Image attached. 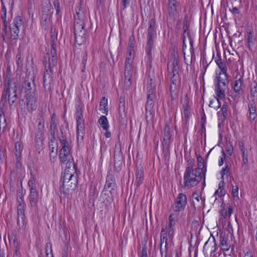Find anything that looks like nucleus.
<instances>
[{
    "label": "nucleus",
    "instance_id": "nucleus-1",
    "mask_svg": "<svg viewBox=\"0 0 257 257\" xmlns=\"http://www.w3.org/2000/svg\"><path fill=\"white\" fill-rule=\"evenodd\" d=\"M17 77H12V72L10 67L7 68L4 75V89L0 101V134L4 133L7 123L5 112L7 109L8 102L11 108L17 101Z\"/></svg>",
    "mask_w": 257,
    "mask_h": 257
},
{
    "label": "nucleus",
    "instance_id": "nucleus-2",
    "mask_svg": "<svg viewBox=\"0 0 257 257\" xmlns=\"http://www.w3.org/2000/svg\"><path fill=\"white\" fill-rule=\"evenodd\" d=\"M195 163L193 160L189 159L184 174V188H190L196 186L203 180V188L205 186V170H200L199 169H194Z\"/></svg>",
    "mask_w": 257,
    "mask_h": 257
},
{
    "label": "nucleus",
    "instance_id": "nucleus-3",
    "mask_svg": "<svg viewBox=\"0 0 257 257\" xmlns=\"http://www.w3.org/2000/svg\"><path fill=\"white\" fill-rule=\"evenodd\" d=\"M84 19H80L75 17L74 29L76 42L79 45L86 41V30L84 29Z\"/></svg>",
    "mask_w": 257,
    "mask_h": 257
},
{
    "label": "nucleus",
    "instance_id": "nucleus-4",
    "mask_svg": "<svg viewBox=\"0 0 257 257\" xmlns=\"http://www.w3.org/2000/svg\"><path fill=\"white\" fill-rule=\"evenodd\" d=\"M217 79V83L215 86V90L217 96L220 98L222 99L225 97V90L222 86L226 87L228 85V74H222L220 72L216 77Z\"/></svg>",
    "mask_w": 257,
    "mask_h": 257
},
{
    "label": "nucleus",
    "instance_id": "nucleus-5",
    "mask_svg": "<svg viewBox=\"0 0 257 257\" xmlns=\"http://www.w3.org/2000/svg\"><path fill=\"white\" fill-rule=\"evenodd\" d=\"M168 72L171 75V80L172 84L176 85L180 82V77L179 74V61L178 59L174 56L171 64H168Z\"/></svg>",
    "mask_w": 257,
    "mask_h": 257
},
{
    "label": "nucleus",
    "instance_id": "nucleus-6",
    "mask_svg": "<svg viewBox=\"0 0 257 257\" xmlns=\"http://www.w3.org/2000/svg\"><path fill=\"white\" fill-rule=\"evenodd\" d=\"M42 6V22L43 25L47 26L50 22L53 8L50 0H44Z\"/></svg>",
    "mask_w": 257,
    "mask_h": 257
},
{
    "label": "nucleus",
    "instance_id": "nucleus-7",
    "mask_svg": "<svg viewBox=\"0 0 257 257\" xmlns=\"http://www.w3.org/2000/svg\"><path fill=\"white\" fill-rule=\"evenodd\" d=\"M113 160L114 169L116 172H119L121 169L123 161L120 142L115 145Z\"/></svg>",
    "mask_w": 257,
    "mask_h": 257
},
{
    "label": "nucleus",
    "instance_id": "nucleus-8",
    "mask_svg": "<svg viewBox=\"0 0 257 257\" xmlns=\"http://www.w3.org/2000/svg\"><path fill=\"white\" fill-rule=\"evenodd\" d=\"M61 149L59 153V159L61 163H64L67 160L73 159L72 156V146L71 143L61 145Z\"/></svg>",
    "mask_w": 257,
    "mask_h": 257
},
{
    "label": "nucleus",
    "instance_id": "nucleus-9",
    "mask_svg": "<svg viewBox=\"0 0 257 257\" xmlns=\"http://www.w3.org/2000/svg\"><path fill=\"white\" fill-rule=\"evenodd\" d=\"M45 71L43 80L53 79V69L55 67L50 66V58L49 53H46L43 60Z\"/></svg>",
    "mask_w": 257,
    "mask_h": 257
},
{
    "label": "nucleus",
    "instance_id": "nucleus-10",
    "mask_svg": "<svg viewBox=\"0 0 257 257\" xmlns=\"http://www.w3.org/2000/svg\"><path fill=\"white\" fill-rule=\"evenodd\" d=\"M167 10L169 17L175 19L181 11L180 3L176 0H168Z\"/></svg>",
    "mask_w": 257,
    "mask_h": 257
},
{
    "label": "nucleus",
    "instance_id": "nucleus-11",
    "mask_svg": "<svg viewBox=\"0 0 257 257\" xmlns=\"http://www.w3.org/2000/svg\"><path fill=\"white\" fill-rule=\"evenodd\" d=\"M78 178L72 177V179L62 182L61 190L64 194H69L73 192L77 186Z\"/></svg>",
    "mask_w": 257,
    "mask_h": 257
},
{
    "label": "nucleus",
    "instance_id": "nucleus-12",
    "mask_svg": "<svg viewBox=\"0 0 257 257\" xmlns=\"http://www.w3.org/2000/svg\"><path fill=\"white\" fill-rule=\"evenodd\" d=\"M187 197L183 193L179 194L173 206V210L176 212L183 210L187 204Z\"/></svg>",
    "mask_w": 257,
    "mask_h": 257
},
{
    "label": "nucleus",
    "instance_id": "nucleus-13",
    "mask_svg": "<svg viewBox=\"0 0 257 257\" xmlns=\"http://www.w3.org/2000/svg\"><path fill=\"white\" fill-rule=\"evenodd\" d=\"M23 88L25 89L26 95L36 94V87L33 78L26 77L23 83Z\"/></svg>",
    "mask_w": 257,
    "mask_h": 257
},
{
    "label": "nucleus",
    "instance_id": "nucleus-14",
    "mask_svg": "<svg viewBox=\"0 0 257 257\" xmlns=\"http://www.w3.org/2000/svg\"><path fill=\"white\" fill-rule=\"evenodd\" d=\"M116 188L115 179L114 175L111 174H107L104 189L108 190L110 193H112L115 191Z\"/></svg>",
    "mask_w": 257,
    "mask_h": 257
},
{
    "label": "nucleus",
    "instance_id": "nucleus-15",
    "mask_svg": "<svg viewBox=\"0 0 257 257\" xmlns=\"http://www.w3.org/2000/svg\"><path fill=\"white\" fill-rule=\"evenodd\" d=\"M29 196V203L31 207L35 210H37V203L39 200V193L36 188H32L30 190Z\"/></svg>",
    "mask_w": 257,
    "mask_h": 257
},
{
    "label": "nucleus",
    "instance_id": "nucleus-16",
    "mask_svg": "<svg viewBox=\"0 0 257 257\" xmlns=\"http://www.w3.org/2000/svg\"><path fill=\"white\" fill-rule=\"evenodd\" d=\"M219 245L223 251H227L229 249L231 245L228 233H220Z\"/></svg>",
    "mask_w": 257,
    "mask_h": 257
},
{
    "label": "nucleus",
    "instance_id": "nucleus-17",
    "mask_svg": "<svg viewBox=\"0 0 257 257\" xmlns=\"http://www.w3.org/2000/svg\"><path fill=\"white\" fill-rule=\"evenodd\" d=\"M27 109L29 112H32L37 108V98L36 94L26 95Z\"/></svg>",
    "mask_w": 257,
    "mask_h": 257
},
{
    "label": "nucleus",
    "instance_id": "nucleus-18",
    "mask_svg": "<svg viewBox=\"0 0 257 257\" xmlns=\"http://www.w3.org/2000/svg\"><path fill=\"white\" fill-rule=\"evenodd\" d=\"M76 116L77 127L78 130H82V127H84V119L83 118V111L82 107L80 105H77L76 107Z\"/></svg>",
    "mask_w": 257,
    "mask_h": 257
},
{
    "label": "nucleus",
    "instance_id": "nucleus-19",
    "mask_svg": "<svg viewBox=\"0 0 257 257\" xmlns=\"http://www.w3.org/2000/svg\"><path fill=\"white\" fill-rule=\"evenodd\" d=\"M51 44V51L50 53L48 52L47 53L49 54L50 58V66L52 67H56L57 64V51L56 49V45L54 42V41L52 40L50 42Z\"/></svg>",
    "mask_w": 257,
    "mask_h": 257
},
{
    "label": "nucleus",
    "instance_id": "nucleus-20",
    "mask_svg": "<svg viewBox=\"0 0 257 257\" xmlns=\"http://www.w3.org/2000/svg\"><path fill=\"white\" fill-rule=\"evenodd\" d=\"M205 249L210 251L211 254L215 252L217 249V246L214 236H212V238L210 237L205 242L203 246V250Z\"/></svg>",
    "mask_w": 257,
    "mask_h": 257
},
{
    "label": "nucleus",
    "instance_id": "nucleus-21",
    "mask_svg": "<svg viewBox=\"0 0 257 257\" xmlns=\"http://www.w3.org/2000/svg\"><path fill=\"white\" fill-rule=\"evenodd\" d=\"M155 21L152 19L149 22V26L148 29V40L147 42H154L153 38L156 36L155 30Z\"/></svg>",
    "mask_w": 257,
    "mask_h": 257
},
{
    "label": "nucleus",
    "instance_id": "nucleus-22",
    "mask_svg": "<svg viewBox=\"0 0 257 257\" xmlns=\"http://www.w3.org/2000/svg\"><path fill=\"white\" fill-rule=\"evenodd\" d=\"M248 107L249 111L248 119L249 121H253L257 117L255 101L251 100V101L248 103Z\"/></svg>",
    "mask_w": 257,
    "mask_h": 257
},
{
    "label": "nucleus",
    "instance_id": "nucleus-23",
    "mask_svg": "<svg viewBox=\"0 0 257 257\" xmlns=\"http://www.w3.org/2000/svg\"><path fill=\"white\" fill-rule=\"evenodd\" d=\"M243 80L242 78H239L234 81L233 88L235 93L240 94L243 92Z\"/></svg>",
    "mask_w": 257,
    "mask_h": 257
},
{
    "label": "nucleus",
    "instance_id": "nucleus-24",
    "mask_svg": "<svg viewBox=\"0 0 257 257\" xmlns=\"http://www.w3.org/2000/svg\"><path fill=\"white\" fill-rule=\"evenodd\" d=\"M38 133L36 135L37 137L41 138L43 135L45 130L44 128V119L42 113L39 114V117L38 118Z\"/></svg>",
    "mask_w": 257,
    "mask_h": 257
},
{
    "label": "nucleus",
    "instance_id": "nucleus-25",
    "mask_svg": "<svg viewBox=\"0 0 257 257\" xmlns=\"http://www.w3.org/2000/svg\"><path fill=\"white\" fill-rule=\"evenodd\" d=\"M66 172H70L76 174L77 173L76 165L74 163V159L67 160L65 171Z\"/></svg>",
    "mask_w": 257,
    "mask_h": 257
},
{
    "label": "nucleus",
    "instance_id": "nucleus-26",
    "mask_svg": "<svg viewBox=\"0 0 257 257\" xmlns=\"http://www.w3.org/2000/svg\"><path fill=\"white\" fill-rule=\"evenodd\" d=\"M154 107V106H145V118L147 123L152 121L154 118L155 115Z\"/></svg>",
    "mask_w": 257,
    "mask_h": 257
},
{
    "label": "nucleus",
    "instance_id": "nucleus-27",
    "mask_svg": "<svg viewBox=\"0 0 257 257\" xmlns=\"http://www.w3.org/2000/svg\"><path fill=\"white\" fill-rule=\"evenodd\" d=\"M125 99L123 96H120L119 99L118 112L119 116L121 118L125 116Z\"/></svg>",
    "mask_w": 257,
    "mask_h": 257
},
{
    "label": "nucleus",
    "instance_id": "nucleus-28",
    "mask_svg": "<svg viewBox=\"0 0 257 257\" xmlns=\"http://www.w3.org/2000/svg\"><path fill=\"white\" fill-rule=\"evenodd\" d=\"M147 95L150 94L155 95L156 92V84L155 80L153 78L150 79V82L147 87Z\"/></svg>",
    "mask_w": 257,
    "mask_h": 257
},
{
    "label": "nucleus",
    "instance_id": "nucleus-29",
    "mask_svg": "<svg viewBox=\"0 0 257 257\" xmlns=\"http://www.w3.org/2000/svg\"><path fill=\"white\" fill-rule=\"evenodd\" d=\"M22 150L23 146L22 143L20 142H16L15 144V155L18 163L20 162Z\"/></svg>",
    "mask_w": 257,
    "mask_h": 257
},
{
    "label": "nucleus",
    "instance_id": "nucleus-30",
    "mask_svg": "<svg viewBox=\"0 0 257 257\" xmlns=\"http://www.w3.org/2000/svg\"><path fill=\"white\" fill-rule=\"evenodd\" d=\"M154 42H147L146 48L147 56L146 59H147L148 62L151 63L152 60V50L153 48Z\"/></svg>",
    "mask_w": 257,
    "mask_h": 257
},
{
    "label": "nucleus",
    "instance_id": "nucleus-31",
    "mask_svg": "<svg viewBox=\"0 0 257 257\" xmlns=\"http://www.w3.org/2000/svg\"><path fill=\"white\" fill-rule=\"evenodd\" d=\"M136 177V185L137 187H139L142 183L144 179V170L143 168H141L140 169L138 168L137 169Z\"/></svg>",
    "mask_w": 257,
    "mask_h": 257
},
{
    "label": "nucleus",
    "instance_id": "nucleus-32",
    "mask_svg": "<svg viewBox=\"0 0 257 257\" xmlns=\"http://www.w3.org/2000/svg\"><path fill=\"white\" fill-rule=\"evenodd\" d=\"M132 58L129 57L126 58L124 66V74H129L132 75Z\"/></svg>",
    "mask_w": 257,
    "mask_h": 257
},
{
    "label": "nucleus",
    "instance_id": "nucleus-33",
    "mask_svg": "<svg viewBox=\"0 0 257 257\" xmlns=\"http://www.w3.org/2000/svg\"><path fill=\"white\" fill-rule=\"evenodd\" d=\"M250 95L251 100L255 101V97L257 96V82L253 81L250 85Z\"/></svg>",
    "mask_w": 257,
    "mask_h": 257
},
{
    "label": "nucleus",
    "instance_id": "nucleus-34",
    "mask_svg": "<svg viewBox=\"0 0 257 257\" xmlns=\"http://www.w3.org/2000/svg\"><path fill=\"white\" fill-rule=\"evenodd\" d=\"M11 39L12 40H16L19 38L20 29L10 26Z\"/></svg>",
    "mask_w": 257,
    "mask_h": 257
},
{
    "label": "nucleus",
    "instance_id": "nucleus-35",
    "mask_svg": "<svg viewBox=\"0 0 257 257\" xmlns=\"http://www.w3.org/2000/svg\"><path fill=\"white\" fill-rule=\"evenodd\" d=\"M107 99L105 97H103L100 101V109L102 110V112L105 114L108 113Z\"/></svg>",
    "mask_w": 257,
    "mask_h": 257
},
{
    "label": "nucleus",
    "instance_id": "nucleus-36",
    "mask_svg": "<svg viewBox=\"0 0 257 257\" xmlns=\"http://www.w3.org/2000/svg\"><path fill=\"white\" fill-rule=\"evenodd\" d=\"M98 122L103 130H108L109 127L108 122L105 116H101L98 120Z\"/></svg>",
    "mask_w": 257,
    "mask_h": 257
},
{
    "label": "nucleus",
    "instance_id": "nucleus-37",
    "mask_svg": "<svg viewBox=\"0 0 257 257\" xmlns=\"http://www.w3.org/2000/svg\"><path fill=\"white\" fill-rule=\"evenodd\" d=\"M43 85L46 91L52 92L53 89V79L43 80Z\"/></svg>",
    "mask_w": 257,
    "mask_h": 257
},
{
    "label": "nucleus",
    "instance_id": "nucleus-38",
    "mask_svg": "<svg viewBox=\"0 0 257 257\" xmlns=\"http://www.w3.org/2000/svg\"><path fill=\"white\" fill-rule=\"evenodd\" d=\"M78 175L77 173L76 174L70 172H66L64 171V174L62 177V181L64 182L72 179V177L78 178Z\"/></svg>",
    "mask_w": 257,
    "mask_h": 257
},
{
    "label": "nucleus",
    "instance_id": "nucleus-39",
    "mask_svg": "<svg viewBox=\"0 0 257 257\" xmlns=\"http://www.w3.org/2000/svg\"><path fill=\"white\" fill-rule=\"evenodd\" d=\"M216 63L220 69L222 74H226L227 67L225 62H223L221 59H218L215 60Z\"/></svg>",
    "mask_w": 257,
    "mask_h": 257
},
{
    "label": "nucleus",
    "instance_id": "nucleus-40",
    "mask_svg": "<svg viewBox=\"0 0 257 257\" xmlns=\"http://www.w3.org/2000/svg\"><path fill=\"white\" fill-rule=\"evenodd\" d=\"M56 127L57 125L55 122V114H53L51 118L50 126V134L51 137H53V138H54L55 131V129L56 128Z\"/></svg>",
    "mask_w": 257,
    "mask_h": 257
},
{
    "label": "nucleus",
    "instance_id": "nucleus-41",
    "mask_svg": "<svg viewBox=\"0 0 257 257\" xmlns=\"http://www.w3.org/2000/svg\"><path fill=\"white\" fill-rule=\"evenodd\" d=\"M2 14L1 15V19L4 24V29L6 30L7 29V22L6 20L7 10L6 7L4 5L3 6V7L2 8Z\"/></svg>",
    "mask_w": 257,
    "mask_h": 257
},
{
    "label": "nucleus",
    "instance_id": "nucleus-42",
    "mask_svg": "<svg viewBox=\"0 0 257 257\" xmlns=\"http://www.w3.org/2000/svg\"><path fill=\"white\" fill-rule=\"evenodd\" d=\"M187 36L188 37L189 40V43L190 46V51L191 54V58L193 59L194 57H195L194 50L193 48V39L191 38L190 33L189 32H187Z\"/></svg>",
    "mask_w": 257,
    "mask_h": 257
},
{
    "label": "nucleus",
    "instance_id": "nucleus-43",
    "mask_svg": "<svg viewBox=\"0 0 257 257\" xmlns=\"http://www.w3.org/2000/svg\"><path fill=\"white\" fill-rule=\"evenodd\" d=\"M209 106L210 107H214L218 109L221 106V102L218 98H215L210 101Z\"/></svg>",
    "mask_w": 257,
    "mask_h": 257
},
{
    "label": "nucleus",
    "instance_id": "nucleus-44",
    "mask_svg": "<svg viewBox=\"0 0 257 257\" xmlns=\"http://www.w3.org/2000/svg\"><path fill=\"white\" fill-rule=\"evenodd\" d=\"M23 24V21L20 16H17L14 19V22L11 24V26L14 27L19 28L22 26Z\"/></svg>",
    "mask_w": 257,
    "mask_h": 257
},
{
    "label": "nucleus",
    "instance_id": "nucleus-45",
    "mask_svg": "<svg viewBox=\"0 0 257 257\" xmlns=\"http://www.w3.org/2000/svg\"><path fill=\"white\" fill-rule=\"evenodd\" d=\"M224 184V182L223 180L220 181L219 184V188L215 192V194H217L219 197L224 196L225 194V191H223V188H222Z\"/></svg>",
    "mask_w": 257,
    "mask_h": 257
},
{
    "label": "nucleus",
    "instance_id": "nucleus-46",
    "mask_svg": "<svg viewBox=\"0 0 257 257\" xmlns=\"http://www.w3.org/2000/svg\"><path fill=\"white\" fill-rule=\"evenodd\" d=\"M147 241L146 238H144L142 241V244L143 245L142 250L141 253V257H148L147 256Z\"/></svg>",
    "mask_w": 257,
    "mask_h": 257
},
{
    "label": "nucleus",
    "instance_id": "nucleus-47",
    "mask_svg": "<svg viewBox=\"0 0 257 257\" xmlns=\"http://www.w3.org/2000/svg\"><path fill=\"white\" fill-rule=\"evenodd\" d=\"M247 45L249 50L251 51V47L254 45V43L253 41L252 33L251 31H249V32L248 33Z\"/></svg>",
    "mask_w": 257,
    "mask_h": 257
},
{
    "label": "nucleus",
    "instance_id": "nucleus-48",
    "mask_svg": "<svg viewBox=\"0 0 257 257\" xmlns=\"http://www.w3.org/2000/svg\"><path fill=\"white\" fill-rule=\"evenodd\" d=\"M156 95H148L147 100L145 106H154V99Z\"/></svg>",
    "mask_w": 257,
    "mask_h": 257
},
{
    "label": "nucleus",
    "instance_id": "nucleus-49",
    "mask_svg": "<svg viewBox=\"0 0 257 257\" xmlns=\"http://www.w3.org/2000/svg\"><path fill=\"white\" fill-rule=\"evenodd\" d=\"M197 159L198 167V168H195V169H199L200 170H203V169L205 167L203 159L200 155L197 156Z\"/></svg>",
    "mask_w": 257,
    "mask_h": 257
},
{
    "label": "nucleus",
    "instance_id": "nucleus-50",
    "mask_svg": "<svg viewBox=\"0 0 257 257\" xmlns=\"http://www.w3.org/2000/svg\"><path fill=\"white\" fill-rule=\"evenodd\" d=\"M178 215L175 214H172L170 215L169 220V225H175L178 223Z\"/></svg>",
    "mask_w": 257,
    "mask_h": 257
},
{
    "label": "nucleus",
    "instance_id": "nucleus-51",
    "mask_svg": "<svg viewBox=\"0 0 257 257\" xmlns=\"http://www.w3.org/2000/svg\"><path fill=\"white\" fill-rule=\"evenodd\" d=\"M23 59L21 58V52L19 51L16 55V63L18 65V68H21L23 66Z\"/></svg>",
    "mask_w": 257,
    "mask_h": 257
},
{
    "label": "nucleus",
    "instance_id": "nucleus-52",
    "mask_svg": "<svg viewBox=\"0 0 257 257\" xmlns=\"http://www.w3.org/2000/svg\"><path fill=\"white\" fill-rule=\"evenodd\" d=\"M131 74H124V85L126 88L130 87L131 84Z\"/></svg>",
    "mask_w": 257,
    "mask_h": 257
},
{
    "label": "nucleus",
    "instance_id": "nucleus-53",
    "mask_svg": "<svg viewBox=\"0 0 257 257\" xmlns=\"http://www.w3.org/2000/svg\"><path fill=\"white\" fill-rule=\"evenodd\" d=\"M18 223L19 225H25L26 224L25 214H23L22 216L20 214H18Z\"/></svg>",
    "mask_w": 257,
    "mask_h": 257
},
{
    "label": "nucleus",
    "instance_id": "nucleus-54",
    "mask_svg": "<svg viewBox=\"0 0 257 257\" xmlns=\"http://www.w3.org/2000/svg\"><path fill=\"white\" fill-rule=\"evenodd\" d=\"M183 112L184 117L185 118L188 119L189 115V109L190 107L187 103L184 104L183 106Z\"/></svg>",
    "mask_w": 257,
    "mask_h": 257
},
{
    "label": "nucleus",
    "instance_id": "nucleus-55",
    "mask_svg": "<svg viewBox=\"0 0 257 257\" xmlns=\"http://www.w3.org/2000/svg\"><path fill=\"white\" fill-rule=\"evenodd\" d=\"M53 5L54 8L56 9V16H59V13L61 11L60 4L58 0H54L53 1Z\"/></svg>",
    "mask_w": 257,
    "mask_h": 257
},
{
    "label": "nucleus",
    "instance_id": "nucleus-56",
    "mask_svg": "<svg viewBox=\"0 0 257 257\" xmlns=\"http://www.w3.org/2000/svg\"><path fill=\"white\" fill-rule=\"evenodd\" d=\"M59 140H60V143L61 145H63L65 144H67L71 143L70 142H68V141L67 140V139H66V138L65 137V135H64V134L63 133L62 131H61V137L60 138Z\"/></svg>",
    "mask_w": 257,
    "mask_h": 257
},
{
    "label": "nucleus",
    "instance_id": "nucleus-57",
    "mask_svg": "<svg viewBox=\"0 0 257 257\" xmlns=\"http://www.w3.org/2000/svg\"><path fill=\"white\" fill-rule=\"evenodd\" d=\"M136 41L134 35H131L129 38L128 48L134 49L135 47Z\"/></svg>",
    "mask_w": 257,
    "mask_h": 257
},
{
    "label": "nucleus",
    "instance_id": "nucleus-58",
    "mask_svg": "<svg viewBox=\"0 0 257 257\" xmlns=\"http://www.w3.org/2000/svg\"><path fill=\"white\" fill-rule=\"evenodd\" d=\"M83 134H84V127H82V130H78L77 127V137L78 141L83 140Z\"/></svg>",
    "mask_w": 257,
    "mask_h": 257
},
{
    "label": "nucleus",
    "instance_id": "nucleus-59",
    "mask_svg": "<svg viewBox=\"0 0 257 257\" xmlns=\"http://www.w3.org/2000/svg\"><path fill=\"white\" fill-rule=\"evenodd\" d=\"M160 250L161 254V257H167V246H160Z\"/></svg>",
    "mask_w": 257,
    "mask_h": 257
},
{
    "label": "nucleus",
    "instance_id": "nucleus-60",
    "mask_svg": "<svg viewBox=\"0 0 257 257\" xmlns=\"http://www.w3.org/2000/svg\"><path fill=\"white\" fill-rule=\"evenodd\" d=\"M221 111V114L223 115V119H224L226 118V115L227 114V104L226 103L223 104Z\"/></svg>",
    "mask_w": 257,
    "mask_h": 257
},
{
    "label": "nucleus",
    "instance_id": "nucleus-61",
    "mask_svg": "<svg viewBox=\"0 0 257 257\" xmlns=\"http://www.w3.org/2000/svg\"><path fill=\"white\" fill-rule=\"evenodd\" d=\"M229 169L228 168V165L226 164L225 167L223 168L220 172L222 180H223L224 175L225 174V173H226V174L228 175L229 174Z\"/></svg>",
    "mask_w": 257,
    "mask_h": 257
},
{
    "label": "nucleus",
    "instance_id": "nucleus-62",
    "mask_svg": "<svg viewBox=\"0 0 257 257\" xmlns=\"http://www.w3.org/2000/svg\"><path fill=\"white\" fill-rule=\"evenodd\" d=\"M75 17H77L79 19L85 20V16L83 12L81 11L80 10H79L78 11H76Z\"/></svg>",
    "mask_w": 257,
    "mask_h": 257
},
{
    "label": "nucleus",
    "instance_id": "nucleus-63",
    "mask_svg": "<svg viewBox=\"0 0 257 257\" xmlns=\"http://www.w3.org/2000/svg\"><path fill=\"white\" fill-rule=\"evenodd\" d=\"M25 205H18L17 206V213L20 214V215H23L25 214Z\"/></svg>",
    "mask_w": 257,
    "mask_h": 257
},
{
    "label": "nucleus",
    "instance_id": "nucleus-64",
    "mask_svg": "<svg viewBox=\"0 0 257 257\" xmlns=\"http://www.w3.org/2000/svg\"><path fill=\"white\" fill-rule=\"evenodd\" d=\"M242 159L243 163L244 165H246L248 163V158H247V153L246 152H243L241 153Z\"/></svg>",
    "mask_w": 257,
    "mask_h": 257
}]
</instances>
